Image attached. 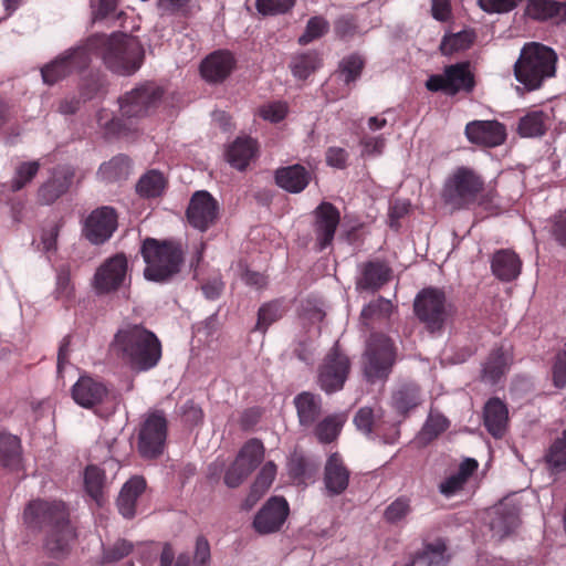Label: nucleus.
<instances>
[{"label": "nucleus", "mask_w": 566, "mask_h": 566, "mask_svg": "<svg viewBox=\"0 0 566 566\" xmlns=\"http://www.w3.org/2000/svg\"><path fill=\"white\" fill-rule=\"evenodd\" d=\"M28 527L45 533L44 547L55 558L66 556L77 534L63 501H31L23 512Z\"/></svg>", "instance_id": "nucleus-1"}, {"label": "nucleus", "mask_w": 566, "mask_h": 566, "mask_svg": "<svg viewBox=\"0 0 566 566\" xmlns=\"http://www.w3.org/2000/svg\"><path fill=\"white\" fill-rule=\"evenodd\" d=\"M111 350L139 371L154 368L161 358V343L158 337L138 324L119 328L111 344Z\"/></svg>", "instance_id": "nucleus-2"}, {"label": "nucleus", "mask_w": 566, "mask_h": 566, "mask_svg": "<svg viewBox=\"0 0 566 566\" xmlns=\"http://www.w3.org/2000/svg\"><path fill=\"white\" fill-rule=\"evenodd\" d=\"M140 254L146 264L144 276L156 283H167L179 272L185 261L180 242L172 239L146 238L140 245Z\"/></svg>", "instance_id": "nucleus-3"}, {"label": "nucleus", "mask_w": 566, "mask_h": 566, "mask_svg": "<svg viewBox=\"0 0 566 566\" xmlns=\"http://www.w3.org/2000/svg\"><path fill=\"white\" fill-rule=\"evenodd\" d=\"M557 61V54L552 48L539 42L525 43L514 64V76L525 91L539 90L556 75Z\"/></svg>", "instance_id": "nucleus-4"}, {"label": "nucleus", "mask_w": 566, "mask_h": 566, "mask_svg": "<svg viewBox=\"0 0 566 566\" xmlns=\"http://www.w3.org/2000/svg\"><path fill=\"white\" fill-rule=\"evenodd\" d=\"M485 179L470 166H458L444 180L442 199L454 210H469L483 203Z\"/></svg>", "instance_id": "nucleus-5"}, {"label": "nucleus", "mask_w": 566, "mask_h": 566, "mask_svg": "<svg viewBox=\"0 0 566 566\" xmlns=\"http://www.w3.org/2000/svg\"><path fill=\"white\" fill-rule=\"evenodd\" d=\"M139 41L124 33L113 34L104 41L102 57L107 69L120 75L135 73L144 62Z\"/></svg>", "instance_id": "nucleus-6"}, {"label": "nucleus", "mask_w": 566, "mask_h": 566, "mask_svg": "<svg viewBox=\"0 0 566 566\" xmlns=\"http://www.w3.org/2000/svg\"><path fill=\"white\" fill-rule=\"evenodd\" d=\"M413 312L426 329L434 334L443 331L448 318L452 315V304L447 301L442 289L429 286L416 295Z\"/></svg>", "instance_id": "nucleus-7"}, {"label": "nucleus", "mask_w": 566, "mask_h": 566, "mask_svg": "<svg viewBox=\"0 0 566 566\" xmlns=\"http://www.w3.org/2000/svg\"><path fill=\"white\" fill-rule=\"evenodd\" d=\"M396 360L392 340L382 333H373L364 353V374L368 381L387 379Z\"/></svg>", "instance_id": "nucleus-8"}, {"label": "nucleus", "mask_w": 566, "mask_h": 566, "mask_svg": "<svg viewBox=\"0 0 566 566\" xmlns=\"http://www.w3.org/2000/svg\"><path fill=\"white\" fill-rule=\"evenodd\" d=\"M476 85L475 75L469 61L446 65L442 73L430 75L424 87L431 93H443L455 96L460 93L470 94Z\"/></svg>", "instance_id": "nucleus-9"}, {"label": "nucleus", "mask_w": 566, "mask_h": 566, "mask_svg": "<svg viewBox=\"0 0 566 566\" xmlns=\"http://www.w3.org/2000/svg\"><path fill=\"white\" fill-rule=\"evenodd\" d=\"M168 422L165 416L155 411L140 424L137 450L144 459H157L165 450Z\"/></svg>", "instance_id": "nucleus-10"}, {"label": "nucleus", "mask_w": 566, "mask_h": 566, "mask_svg": "<svg viewBox=\"0 0 566 566\" xmlns=\"http://www.w3.org/2000/svg\"><path fill=\"white\" fill-rule=\"evenodd\" d=\"M265 448L261 440L249 439L240 449L235 460L224 473L227 486L238 488L254 471L264 458Z\"/></svg>", "instance_id": "nucleus-11"}, {"label": "nucleus", "mask_w": 566, "mask_h": 566, "mask_svg": "<svg viewBox=\"0 0 566 566\" xmlns=\"http://www.w3.org/2000/svg\"><path fill=\"white\" fill-rule=\"evenodd\" d=\"M350 370L349 358L335 345L318 368L317 381L323 391L333 394L343 389Z\"/></svg>", "instance_id": "nucleus-12"}, {"label": "nucleus", "mask_w": 566, "mask_h": 566, "mask_svg": "<svg viewBox=\"0 0 566 566\" xmlns=\"http://www.w3.org/2000/svg\"><path fill=\"white\" fill-rule=\"evenodd\" d=\"M164 91L153 82H146L119 98V109L125 117H142L156 107Z\"/></svg>", "instance_id": "nucleus-13"}, {"label": "nucleus", "mask_w": 566, "mask_h": 566, "mask_svg": "<svg viewBox=\"0 0 566 566\" xmlns=\"http://www.w3.org/2000/svg\"><path fill=\"white\" fill-rule=\"evenodd\" d=\"M128 271V261L124 253H116L106 259L97 269L93 277V287L98 295L117 291L125 282Z\"/></svg>", "instance_id": "nucleus-14"}, {"label": "nucleus", "mask_w": 566, "mask_h": 566, "mask_svg": "<svg viewBox=\"0 0 566 566\" xmlns=\"http://www.w3.org/2000/svg\"><path fill=\"white\" fill-rule=\"evenodd\" d=\"M118 228V213L115 208L102 206L94 209L85 220L84 235L93 244L108 241Z\"/></svg>", "instance_id": "nucleus-15"}, {"label": "nucleus", "mask_w": 566, "mask_h": 566, "mask_svg": "<svg viewBox=\"0 0 566 566\" xmlns=\"http://www.w3.org/2000/svg\"><path fill=\"white\" fill-rule=\"evenodd\" d=\"M90 62L85 50L74 49L56 57L41 69L43 82L53 85L74 72L87 67Z\"/></svg>", "instance_id": "nucleus-16"}, {"label": "nucleus", "mask_w": 566, "mask_h": 566, "mask_svg": "<svg viewBox=\"0 0 566 566\" xmlns=\"http://www.w3.org/2000/svg\"><path fill=\"white\" fill-rule=\"evenodd\" d=\"M290 514L287 501L282 496L270 497L253 520V528L260 535L279 532Z\"/></svg>", "instance_id": "nucleus-17"}, {"label": "nucleus", "mask_w": 566, "mask_h": 566, "mask_svg": "<svg viewBox=\"0 0 566 566\" xmlns=\"http://www.w3.org/2000/svg\"><path fill=\"white\" fill-rule=\"evenodd\" d=\"M218 201L206 190L196 191L189 201L186 216L193 228L206 231L218 219Z\"/></svg>", "instance_id": "nucleus-18"}, {"label": "nucleus", "mask_w": 566, "mask_h": 566, "mask_svg": "<svg viewBox=\"0 0 566 566\" xmlns=\"http://www.w3.org/2000/svg\"><path fill=\"white\" fill-rule=\"evenodd\" d=\"M315 249L323 251L331 247L340 222L339 210L331 202H322L314 210Z\"/></svg>", "instance_id": "nucleus-19"}, {"label": "nucleus", "mask_w": 566, "mask_h": 566, "mask_svg": "<svg viewBox=\"0 0 566 566\" xmlns=\"http://www.w3.org/2000/svg\"><path fill=\"white\" fill-rule=\"evenodd\" d=\"M76 170L71 165H57L52 169L50 178L38 189V201L52 205L65 195L73 185Z\"/></svg>", "instance_id": "nucleus-20"}, {"label": "nucleus", "mask_w": 566, "mask_h": 566, "mask_svg": "<svg viewBox=\"0 0 566 566\" xmlns=\"http://www.w3.org/2000/svg\"><path fill=\"white\" fill-rule=\"evenodd\" d=\"M464 134L471 144L490 148L502 145L507 136L505 125L497 120L469 122Z\"/></svg>", "instance_id": "nucleus-21"}, {"label": "nucleus", "mask_w": 566, "mask_h": 566, "mask_svg": "<svg viewBox=\"0 0 566 566\" xmlns=\"http://www.w3.org/2000/svg\"><path fill=\"white\" fill-rule=\"evenodd\" d=\"M74 401L86 409L105 402L109 396L107 386L91 376H81L71 389Z\"/></svg>", "instance_id": "nucleus-22"}, {"label": "nucleus", "mask_w": 566, "mask_h": 566, "mask_svg": "<svg viewBox=\"0 0 566 566\" xmlns=\"http://www.w3.org/2000/svg\"><path fill=\"white\" fill-rule=\"evenodd\" d=\"M350 471L338 452L332 453L324 467V485L329 496L343 494L349 484Z\"/></svg>", "instance_id": "nucleus-23"}, {"label": "nucleus", "mask_w": 566, "mask_h": 566, "mask_svg": "<svg viewBox=\"0 0 566 566\" xmlns=\"http://www.w3.org/2000/svg\"><path fill=\"white\" fill-rule=\"evenodd\" d=\"M312 180V171L302 164L279 167L274 171L275 185L289 193H300Z\"/></svg>", "instance_id": "nucleus-24"}, {"label": "nucleus", "mask_w": 566, "mask_h": 566, "mask_svg": "<svg viewBox=\"0 0 566 566\" xmlns=\"http://www.w3.org/2000/svg\"><path fill=\"white\" fill-rule=\"evenodd\" d=\"M293 406L300 427L310 429L321 419L323 413V401L319 395L311 391H302L293 398Z\"/></svg>", "instance_id": "nucleus-25"}, {"label": "nucleus", "mask_w": 566, "mask_h": 566, "mask_svg": "<svg viewBox=\"0 0 566 566\" xmlns=\"http://www.w3.org/2000/svg\"><path fill=\"white\" fill-rule=\"evenodd\" d=\"M235 65L233 55L228 51H216L208 55L201 63L202 77L210 83L224 81Z\"/></svg>", "instance_id": "nucleus-26"}, {"label": "nucleus", "mask_w": 566, "mask_h": 566, "mask_svg": "<svg viewBox=\"0 0 566 566\" xmlns=\"http://www.w3.org/2000/svg\"><path fill=\"white\" fill-rule=\"evenodd\" d=\"M509 410L497 397L490 398L484 406L483 422L488 432L495 439L504 437L507 428Z\"/></svg>", "instance_id": "nucleus-27"}, {"label": "nucleus", "mask_w": 566, "mask_h": 566, "mask_svg": "<svg viewBox=\"0 0 566 566\" xmlns=\"http://www.w3.org/2000/svg\"><path fill=\"white\" fill-rule=\"evenodd\" d=\"M525 13L536 21H566V2L556 0H527Z\"/></svg>", "instance_id": "nucleus-28"}, {"label": "nucleus", "mask_w": 566, "mask_h": 566, "mask_svg": "<svg viewBox=\"0 0 566 566\" xmlns=\"http://www.w3.org/2000/svg\"><path fill=\"white\" fill-rule=\"evenodd\" d=\"M145 490L146 481L143 476H133L123 485L116 503L119 513L124 517L132 518L135 516L137 499Z\"/></svg>", "instance_id": "nucleus-29"}, {"label": "nucleus", "mask_w": 566, "mask_h": 566, "mask_svg": "<svg viewBox=\"0 0 566 566\" xmlns=\"http://www.w3.org/2000/svg\"><path fill=\"white\" fill-rule=\"evenodd\" d=\"M390 275L391 270L386 263L381 261H369L363 265L357 286L360 290L375 292L390 280Z\"/></svg>", "instance_id": "nucleus-30"}, {"label": "nucleus", "mask_w": 566, "mask_h": 566, "mask_svg": "<svg viewBox=\"0 0 566 566\" xmlns=\"http://www.w3.org/2000/svg\"><path fill=\"white\" fill-rule=\"evenodd\" d=\"M258 144L250 137H238L227 149L228 163L238 170H245L255 157Z\"/></svg>", "instance_id": "nucleus-31"}, {"label": "nucleus", "mask_w": 566, "mask_h": 566, "mask_svg": "<svg viewBox=\"0 0 566 566\" xmlns=\"http://www.w3.org/2000/svg\"><path fill=\"white\" fill-rule=\"evenodd\" d=\"M521 259L511 250H499L492 258V272L501 281L509 282L516 279L521 272Z\"/></svg>", "instance_id": "nucleus-32"}, {"label": "nucleus", "mask_w": 566, "mask_h": 566, "mask_svg": "<svg viewBox=\"0 0 566 566\" xmlns=\"http://www.w3.org/2000/svg\"><path fill=\"white\" fill-rule=\"evenodd\" d=\"M510 355L502 348H494L483 364L482 378L491 384H496L509 370Z\"/></svg>", "instance_id": "nucleus-33"}, {"label": "nucleus", "mask_w": 566, "mask_h": 566, "mask_svg": "<svg viewBox=\"0 0 566 566\" xmlns=\"http://www.w3.org/2000/svg\"><path fill=\"white\" fill-rule=\"evenodd\" d=\"M392 407L400 415H407L421 402L420 387L415 382L402 384L392 394Z\"/></svg>", "instance_id": "nucleus-34"}, {"label": "nucleus", "mask_w": 566, "mask_h": 566, "mask_svg": "<svg viewBox=\"0 0 566 566\" xmlns=\"http://www.w3.org/2000/svg\"><path fill=\"white\" fill-rule=\"evenodd\" d=\"M21 459L20 439L11 433L0 432V464L10 470H18Z\"/></svg>", "instance_id": "nucleus-35"}, {"label": "nucleus", "mask_w": 566, "mask_h": 566, "mask_svg": "<svg viewBox=\"0 0 566 566\" xmlns=\"http://www.w3.org/2000/svg\"><path fill=\"white\" fill-rule=\"evenodd\" d=\"M518 515L514 509L500 507L491 520V531L500 539L509 536L518 526Z\"/></svg>", "instance_id": "nucleus-36"}, {"label": "nucleus", "mask_w": 566, "mask_h": 566, "mask_svg": "<svg viewBox=\"0 0 566 566\" xmlns=\"http://www.w3.org/2000/svg\"><path fill=\"white\" fill-rule=\"evenodd\" d=\"M130 172V160L125 155H117L101 165L98 176L106 182L124 180Z\"/></svg>", "instance_id": "nucleus-37"}, {"label": "nucleus", "mask_w": 566, "mask_h": 566, "mask_svg": "<svg viewBox=\"0 0 566 566\" xmlns=\"http://www.w3.org/2000/svg\"><path fill=\"white\" fill-rule=\"evenodd\" d=\"M166 187V179L158 170H149L143 175L137 185L136 192L143 198H157Z\"/></svg>", "instance_id": "nucleus-38"}, {"label": "nucleus", "mask_w": 566, "mask_h": 566, "mask_svg": "<svg viewBox=\"0 0 566 566\" xmlns=\"http://www.w3.org/2000/svg\"><path fill=\"white\" fill-rule=\"evenodd\" d=\"M322 66V57L316 51H307L293 57L291 70L295 77L306 80Z\"/></svg>", "instance_id": "nucleus-39"}, {"label": "nucleus", "mask_w": 566, "mask_h": 566, "mask_svg": "<svg viewBox=\"0 0 566 566\" xmlns=\"http://www.w3.org/2000/svg\"><path fill=\"white\" fill-rule=\"evenodd\" d=\"M547 115L543 111H532L518 122L517 132L522 137H539L546 130Z\"/></svg>", "instance_id": "nucleus-40"}, {"label": "nucleus", "mask_w": 566, "mask_h": 566, "mask_svg": "<svg viewBox=\"0 0 566 566\" xmlns=\"http://www.w3.org/2000/svg\"><path fill=\"white\" fill-rule=\"evenodd\" d=\"M447 545L439 538L424 545L422 552L415 556L413 566H438L446 562Z\"/></svg>", "instance_id": "nucleus-41"}, {"label": "nucleus", "mask_w": 566, "mask_h": 566, "mask_svg": "<svg viewBox=\"0 0 566 566\" xmlns=\"http://www.w3.org/2000/svg\"><path fill=\"white\" fill-rule=\"evenodd\" d=\"M286 310L283 300H273L263 304L258 312L255 329L265 333L269 326L283 317Z\"/></svg>", "instance_id": "nucleus-42"}, {"label": "nucleus", "mask_w": 566, "mask_h": 566, "mask_svg": "<svg viewBox=\"0 0 566 566\" xmlns=\"http://www.w3.org/2000/svg\"><path fill=\"white\" fill-rule=\"evenodd\" d=\"M105 472L97 465H87L84 472V485L87 494L96 502L99 501L105 485Z\"/></svg>", "instance_id": "nucleus-43"}, {"label": "nucleus", "mask_w": 566, "mask_h": 566, "mask_svg": "<svg viewBox=\"0 0 566 566\" xmlns=\"http://www.w3.org/2000/svg\"><path fill=\"white\" fill-rule=\"evenodd\" d=\"M313 428L319 442L331 443L338 437L342 429V421L337 416L331 415L325 417L322 421H317Z\"/></svg>", "instance_id": "nucleus-44"}, {"label": "nucleus", "mask_w": 566, "mask_h": 566, "mask_svg": "<svg viewBox=\"0 0 566 566\" xmlns=\"http://www.w3.org/2000/svg\"><path fill=\"white\" fill-rule=\"evenodd\" d=\"M546 462L557 471L566 469V429L556 438L546 453Z\"/></svg>", "instance_id": "nucleus-45"}, {"label": "nucleus", "mask_w": 566, "mask_h": 566, "mask_svg": "<svg viewBox=\"0 0 566 566\" xmlns=\"http://www.w3.org/2000/svg\"><path fill=\"white\" fill-rule=\"evenodd\" d=\"M328 30L329 23L324 17H312L306 23L304 33L298 38V43L306 45L317 39H321Z\"/></svg>", "instance_id": "nucleus-46"}, {"label": "nucleus", "mask_w": 566, "mask_h": 566, "mask_svg": "<svg viewBox=\"0 0 566 566\" xmlns=\"http://www.w3.org/2000/svg\"><path fill=\"white\" fill-rule=\"evenodd\" d=\"M364 69V60L358 54L346 56L339 63L338 75L343 77L346 85L359 78Z\"/></svg>", "instance_id": "nucleus-47"}, {"label": "nucleus", "mask_w": 566, "mask_h": 566, "mask_svg": "<svg viewBox=\"0 0 566 566\" xmlns=\"http://www.w3.org/2000/svg\"><path fill=\"white\" fill-rule=\"evenodd\" d=\"M312 469L315 470L316 467L302 452L294 451L289 458L287 470L293 480L303 481L311 474Z\"/></svg>", "instance_id": "nucleus-48"}, {"label": "nucleus", "mask_w": 566, "mask_h": 566, "mask_svg": "<svg viewBox=\"0 0 566 566\" xmlns=\"http://www.w3.org/2000/svg\"><path fill=\"white\" fill-rule=\"evenodd\" d=\"M39 169L40 165L38 161H28L19 165L11 180V190L15 192L24 188L36 176Z\"/></svg>", "instance_id": "nucleus-49"}, {"label": "nucleus", "mask_w": 566, "mask_h": 566, "mask_svg": "<svg viewBox=\"0 0 566 566\" xmlns=\"http://www.w3.org/2000/svg\"><path fill=\"white\" fill-rule=\"evenodd\" d=\"M392 308L394 305L389 300L379 296L363 308L361 318L366 325L368 319L388 318L392 313Z\"/></svg>", "instance_id": "nucleus-50"}, {"label": "nucleus", "mask_w": 566, "mask_h": 566, "mask_svg": "<svg viewBox=\"0 0 566 566\" xmlns=\"http://www.w3.org/2000/svg\"><path fill=\"white\" fill-rule=\"evenodd\" d=\"M381 417V409L374 410L369 407L358 409L354 417L356 428L369 436L373 433L376 421Z\"/></svg>", "instance_id": "nucleus-51"}, {"label": "nucleus", "mask_w": 566, "mask_h": 566, "mask_svg": "<svg viewBox=\"0 0 566 566\" xmlns=\"http://www.w3.org/2000/svg\"><path fill=\"white\" fill-rule=\"evenodd\" d=\"M411 511L410 501L407 497H398L387 506L384 517L388 523H397L403 520Z\"/></svg>", "instance_id": "nucleus-52"}, {"label": "nucleus", "mask_w": 566, "mask_h": 566, "mask_svg": "<svg viewBox=\"0 0 566 566\" xmlns=\"http://www.w3.org/2000/svg\"><path fill=\"white\" fill-rule=\"evenodd\" d=\"M449 424L450 422L444 416L430 413L423 426L422 434L429 440L436 439L449 428Z\"/></svg>", "instance_id": "nucleus-53"}, {"label": "nucleus", "mask_w": 566, "mask_h": 566, "mask_svg": "<svg viewBox=\"0 0 566 566\" xmlns=\"http://www.w3.org/2000/svg\"><path fill=\"white\" fill-rule=\"evenodd\" d=\"M358 27L350 15H342L334 21V32L339 40L348 41L357 33Z\"/></svg>", "instance_id": "nucleus-54"}, {"label": "nucleus", "mask_w": 566, "mask_h": 566, "mask_svg": "<svg viewBox=\"0 0 566 566\" xmlns=\"http://www.w3.org/2000/svg\"><path fill=\"white\" fill-rule=\"evenodd\" d=\"M133 551V544L126 539H118L112 546L104 549L103 562L114 563L128 556Z\"/></svg>", "instance_id": "nucleus-55"}, {"label": "nucleus", "mask_w": 566, "mask_h": 566, "mask_svg": "<svg viewBox=\"0 0 566 566\" xmlns=\"http://www.w3.org/2000/svg\"><path fill=\"white\" fill-rule=\"evenodd\" d=\"M296 0H256V8L262 14H280L291 10Z\"/></svg>", "instance_id": "nucleus-56"}, {"label": "nucleus", "mask_w": 566, "mask_h": 566, "mask_svg": "<svg viewBox=\"0 0 566 566\" xmlns=\"http://www.w3.org/2000/svg\"><path fill=\"white\" fill-rule=\"evenodd\" d=\"M552 381L557 389L566 387V350L558 352L554 358Z\"/></svg>", "instance_id": "nucleus-57"}, {"label": "nucleus", "mask_w": 566, "mask_h": 566, "mask_svg": "<svg viewBox=\"0 0 566 566\" xmlns=\"http://www.w3.org/2000/svg\"><path fill=\"white\" fill-rule=\"evenodd\" d=\"M276 476V465L273 461H268L256 475L255 481L253 482L252 486L255 488V490H260L261 492L266 493V491L272 485L274 479Z\"/></svg>", "instance_id": "nucleus-58"}, {"label": "nucleus", "mask_w": 566, "mask_h": 566, "mask_svg": "<svg viewBox=\"0 0 566 566\" xmlns=\"http://www.w3.org/2000/svg\"><path fill=\"white\" fill-rule=\"evenodd\" d=\"M55 297L63 303H69L74 297V286L71 282L70 273L62 271L56 277Z\"/></svg>", "instance_id": "nucleus-59"}, {"label": "nucleus", "mask_w": 566, "mask_h": 566, "mask_svg": "<svg viewBox=\"0 0 566 566\" xmlns=\"http://www.w3.org/2000/svg\"><path fill=\"white\" fill-rule=\"evenodd\" d=\"M287 105L283 102H273L268 105H263L259 109V115L271 123H279L286 117Z\"/></svg>", "instance_id": "nucleus-60"}, {"label": "nucleus", "mask_w": 566, "mask_h": 566, "mask_svg": "<svg viewBox=\"0 0 566 566\" xmlns=\"http://www.w3.org/2000/svg\"><path fill=\"white\" fill-rule=\"evenodd\" d=\"M481 9L488 13H506L514 10L522 0H478Z\"/></svg>", "instance_id": "nucleus-61"}, {"label": "nucleus", "mask_w": 566, "mask_h": 566, "mask_svg": "<svg viewBox=\"0 0 566 566\" xmlns=\"http://www.w3.org/2000/svg\"><path fill=\"white\" fill-rule=\"evenodd\" d=\"M551 233L559 245L566 248V208L554 214Z\"/></svg>", "instance_id": "nucleus-62"}, {"label": "nucleus", "mask_w": 566, "mask_h": 566, "mask_svg": "<svg viewBox=\"0 0 566 566\" xmlns=\"http://www.w3.org/2000/svg\"><path fill=\"white\" fill-rule=\"evenodd\" d=\"M210 558V544L205 536L200 535L196 539L193 564L195 566H209Z\"/></svg>", "instance_id": "nucleus-63"}, {"label": "nucleus", "mask_w": 566, "mask_h": 566, "mask_svg": "<svg viewBox=\"0 0 566 566\" xmlns=\"http://www.w3.org/2000/svg\"><path fill=\"white\" fill-rule=\"evenodd\" d=\"M465 483L467 482L455 473L448 476L439 484V491L444 496L450 497L462 490Z\"/></svg>", "instance_id": "nucleus-64"}]
</instances>
